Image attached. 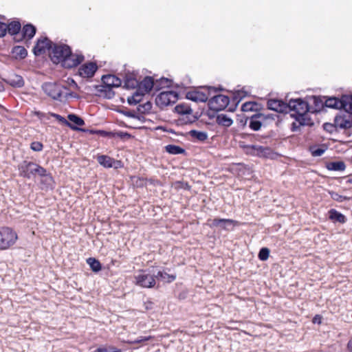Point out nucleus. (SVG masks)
Returning a JSON list of instances; mask_svg holds the SVG:
<instances>
[{
  "instance_id": "nucleus-38",
  "label": "nucleus",
  "mask_w": 352,
  "mask_h": 352,
  "mask_svg": "<svg viewBox=\"0 0 352 352\" xmlns=\"http://www.w3.org/2000/svg\"><path fill=\"white\" fill-rule=\"evenodd\" d=\"M246 96V92L243 90H238L234 93V100L239 102Z\"/></svg>"
},
{
  "instance_id": "nucleus-12",
  "label": "nucleus",
  "mask_w": 352,
  "mask_h": 352,
  "mask_svg": "<svg viewBox=\"0 0 352 352\" xmlns=\"http://www.w3.org/2000/svg\"><path fill=\"white\" fill-rule=\"evenodd\" d=\"M210 96V90L204 89L203 90H196L188 92L186 97L188 99L196 102H204L208 100Z\"/></svg>"
},
{
  "instance_id": "nucleus-15",
  "label": "nucleus",
  "mask_w": 352,
  "mask_h": 352,
  "mask_svg": "<svg viewBox=\"0 0 352 352\" xmlns=\"http://www.w3.org/2000/svg\"><path fill=\"white\" fill-rule=\"evenodd\" d=\"M267 107L273 111L280 113H287L288 111V106L282 100L276 99H270L267 101Z\"/></svg>"
},
{
  "instance_id": "nucleus-8",
  "label": "nucleus",
  "mask_w": 352,
  "mask_h": 352,
  "mask_svg": "<svg viewBox=\"0 0 352 352\" xmlns=\"http://www.w3.org/2000/svg\"><path fill=\"white\" fill-rule=\"evenodd\" d=\"M335 127L338 129H346L352 126V113L345 111L337 115L334 119Z\"/></svg>"
},
{
  "instance_id": "nucleus-25",
  "label": "nucleus",
  "mask_w": 352,
  "mask_h": 352,
  "mask_svg": "<svg viewBox=\"0 0 352 352\" xmlns=\"http://www.w3.org/2000/svg\"><path fill=\"white\" fill-rule=\"evenodd\" d=\"M217 122L219 124L224 126H230L232 124V120L226 115L220 114L217 118Z\"/></svg>"
},
{
  "instance_id": "nucleus-18",
  "label": "nucleus",
  "mask_w": 352,
  "mask_h": 352,
  "mask_svg": "<svg viewBox=\"0 0 352 352\" xmlns=\"http://www.w3.org/2000/svg\"><path fill=\"white\" fill-rule=\"evenodd\" d=\"M102 80L104 85L108 88L118 87L122 83L121 80L114 75L103 76Z\"/></svg>"
},
{
  "instance_id": "nucleus-48",
  "label": "nucleus",
  "mask_w": 352,
  "mask_h": 352,
  "mask_svg": "<svg viewBox=\"0 0 352 352\" xmlns=\"http://www.w3.org/2000/svg\"><path fill=\"white\" fill-rule=\"evenodd\" d=\"M349 159L352 162V153L351 155L349 156Z\"/></svg>"
},
{
  "instance_id": "nucleus-42",
  "label": "nucleus",
  "mask_w": 352,
  "mask_h": 352,
  "mask_svg": "<svg viewBox=\"0 0 352 352\" xmlns=\"http://www.w3.org/2000/svg\"><path fill=\"white\" fill-rule=\"evenodd\" d=\"M8 32L7 24L0 22V37L4 36Z\"/></svg>"
},
{
  "instance_id": "nucleus-33",
  "label": "nucleus",
  "mask_w": 352,
  "mask_h": 352,
  "mask_svg": "<svg viewBox=\"0 0 352 352\" xmlns=\"http://www.w3.org/2000/svg\"><path fill=\"white\" fill-rule=\"evenodd\" d=\"M175 111L179 114H190L192 113V109L187 105L178 104L175 107Z\"/></svg>"
},
{
  "instance_id": "nucleus-29",
  "label": "nucleus",
  "mask_w": 352,
  "mask_h": 352,
  "mask_svg": "<svg viewBox=\"0 0 352 352\" xmlns=\"http://www.w3.org/2000/svg\"><path fill=\"white\" fill-rule=\"evenodd\" d=\"M327 168L331 170L341 171L345 169V164L343 162H333L327 165Z\"/></svg>"
},
{
  "instance_id": "nucleus-21",
  "label": "nucleus",
  "mask_w": 352,
  "mask_h": 352,
  "mask_svg": "<svg viewBox=\"0 0 352 352\" xmlns=\"http://www.w3.org/2000/svg\"><path fill=\"white\" fill-rule=\"evenodd\" d=\"M234 221L232 219H214L212 221L213 226H219L224 229H227L228 227L234 226Z\"/></svg>"
},
{
  "instance_id": "nucleus-5",
  "label": "nucleus",
  "mask_w": 352,
  "mask_h": 352,
  "mask_svg": "<svg viewBox=\"0 0 352 352\" xmlns=\"http://www.w3.org/2000/svg\"><path fill=\"white\" fill-rule=\"evenodd\" d=\"M327 107L343 109L345 111L352 113V95L343 96L340 100L337 98H329L325 100Z\"/></svg>"
},
{
  "instance_id": "nucleus-49",
  "label": "nucleus",
  "mask_w": 352,
  "mask_h": 352,
  "mask_svg": "<svg viewBox=\"0 0 352 352\" xmlns=\"http://www.w3.org/2000/svg\"><path fill=\"white\" fill-rule=\"evenodd\" d=\"M349 182L352 183V179H350Z\"/></svg>"
},
{
  "instance_id": "nucleus-41",
  "label": "nucleus",
  "mask_w": 352,
  "mask_h": 352,
  "mask_svg": "<svg viewBox=\"0 0 352 352\" xmlns=\"http://www.w3.org/2000/svg\"><path fill=\"white\" fill-rule=\"evenodd\" d=\"M36 175L41 176V177L47 176V170L44 168H43L42 166H41L36 164L35 175Z\"/></svg>"
},
{
  "instance_id": "nucleus-34",
  "label": "nucleus",
  "mask_w": 352,
  "mask_h": 352,
  "mask_svg": "<svg viewBox=\"0 0 352 352\" xmlns=\"http://www.w3.org/2000/svg\"><path fill=\"white\" fill-rule=\"evenodd\" d=\"M67 118L71 122L77 126H83L85 124L84 120L76 115L69 114Z\"/></svg>"
},
{
  "instance_id": "nucleus-32",
  "label": "nucleus",
  "mask_w": 352,
  "mask_h": 352,
  "mask_svg": "<svg viewBox=\"0 0 352 352\" xmlns=\"http://www.w3.org/2000/svg\"><path fill=\"white\" fill-rule=\"evenodd\" d=\"M13 54L19 58H24L27 56V50L24 47L16 46L13 48Z\"/></svg>"
},
{
  "instance_id": "nucleus-23",
  "label": "nucleus",
  "mask_w": 352,
  "mask_h": 352,
  "mask_svg": "<svg viewBox=\"0 0 352 352\" xmlns=\"http://www.w3.org/2000/svg\"><path fill=\"white\" fill-rule=\"evenodd\" d=\"M138 81L133 75L129 74L126 76L124 79V87L127 89H134L138 87Z\"/></svg>"
},
{
  "instance_id": "nucleus-17",
  "label": "nucleus",
  "mask_w": 352,
  "mask_h": 352,
  "mask_svg": "<svg viewBox=\"0 0 352 352\" xmlns=\"http://www.w3.org/2000/svg\"><path fill=\"white\" fill-rule=\"evenodd\" d=\"M51 48V42L47 38L38 39L36 46L34 48L35 55H41L45 52L47 50Z\"/></svg>"
},
{
  "instance_id": "nucleus-26",
  "label": "nucleus",
  "mask_w": 352,
  "mask_h": 352,
  "mask_svg": "<svg viewBox=\"0 0 352 352\" xmlns=\"http://www.w3.org/2000/svg\"><path fill=\"white\" fill-rule=\"evenodd\" d=\"M165 151L172 155L182 154L185 152V150L182 147L173 144H168L165 146Z\"/></svg>"
},
{
  "instance_id": "nucleus-44",
  "label": "nucleus",
  "mask_w": 352,
  "mask_h": 352,
  "mask_svg": "<svg viewBox=\"0 0 352 352\" xmlns=\"http://www.w3.org/2000/svg\"><path fill=\"white\" fill-rule=\"evenodd\" d=\"M324 150L322 149H316L312 151V154L314 156H320L323 154Z\"/></svg>"
},
{
  "instance_id": "nucleus-47",
  "label": "nucleus",
  "mask_w": 352,
  "mask_h": 352,
  "mask_svg": "<svg viewBox=\"0 0 352 352\" xmlns=\"http://www.w3.org/2000/svg\"><path fill=\"white\" fill-rule=\"evenodd\" d=\"M120 137H123V136H128L129 137L130 135H129L128 133H120V134L119 135Z\"/></svg>"
},
{
  "instance_id": "nucleus-39",
  "label": "nucleus",
  "mask_w": 352,
  "mask_h": 352,
  "mask_svg": "<svg viewBox=\"0 0 352 352\" xmlns=\"http://www.w3.org/2000/svg\"><path fill=\"white\" fill-rule=\"evenodd\" d=\"M151 339V336H140L136 340H129L128 341V343L130 344H139L144 341H148Z\"/></svg>"
},
{
  "instance_id": "nucleus-19",
  "label": "nucleus",
  "mask_w": 352,
  "mask_h": 352,
  "mask_svg": "<svg viewBox=\"0 0 352 352\" xmlns=\"http://www.w3.org/2000/svg\"><path fill=\"white\" fill-rule=\"evenodd\" d=\"M261 119H263V115L256 113L253 115L250 120L249 126L254 131H258L261 127Z\"/></svg>"
},
{
  "instance_id": "nucleus-20",
  "label": "nucleus",
  "mask_w": 352,
  "mask_h": 352,
  "mask_svg": "<svg viewBox=\"0 0 352 352\" xmlns=\"http://www.w3.org/2000/svg\"><path fill=\"white\" fill-rule=\"evenodd\" d=\"M155 278L158 280H162L164 283H171L175 280L176 276L168 274L165 272L159 271L156 275H154Z\"/></svg>"
},
{
  "instance_id": "nucleus-16",
  "label": "nucleus",
  "mask_w": 352,
  "mask_h": 352,
  "mask_svg": "<svg viewBox=\"0 0 352 352\" xmlns=\"http://www.w3.org/2000/svg\"><path fill=\"white\" fill-rule=\"evenodd\" d=\"M98 67L96 63H88L82 65L78 70L79 74L83 78H91L96 72Z\"/></svg>"
},
{
  "instance_id": "nucleus-36",
  "label": "nucleus",
  "mask_w": 352,
  "mask_h": 352,
  "mask_svg": "<svg viewBox=\"0 0 352 352\" xmlns=\"http://www.w3.org/2000/svg\"><path fill=\"white\" fill-rule=\"evenodd\" d=\"M50 116L56 118L58 121L63 122V123H65L67 125H68L70 128L72 129H77L76 127L72 126L70 123H69L66 120L65 118H64L63 117H62L61 116L58 115V114H56V113H50Z\"/></svg>"
},
{
  "instance_id": "nucleus-1",
  "label": "nucleus",
  "mask_w": 352,
  "mask_h": 352,
  "mask_svg": "<svg viewBox=\"0 0 352 352\" xmlns=\"http://www.w3.org/2000/svg\"><path fill=\"white\" fill-rule=\"evenodd\" d=\"M53 63H61L65 68H72L78 65L84 59L81 54H73L70 47L64 44L54 45L50 52Z\"/></svg>"
},
{
  "instance_id": "nucleus-24",
  "label": "nucleus",
  "mask_w": 352,
  "mask_h": 352,
  "mask_svg": "<svg viewBox=\"0 0 352 352\" xmlns=\"http://www.w3.org/2000/svg\"><path fill=\"white\" fill-rule=\"evenodd\" d=\"M329 213V219L333 221L344 223L346 221V217H344V215H343L342 214L336 211L334 209H331Z\"/></svg>"
},
{
  "instance_id": "nucleus-28",
  "label": "nucleus",
  "mask_w": 352,
  "mask_h": 352,
  "mask_svg": "<svg viewBox=\"0 0 352 352\" xmlns=\"http://www.w3.org/2000/svg\"><path fill=\"white\" fill-rule=\"evenodd\" d=\"M8 32L12 35L16 34L21 30V24L18 21H13L7 24Z\"/></svg>"
},
{
  "instance_id": "nucleus-3",
  "label": "nucleus",
  "mask_w": 352,
  "mask_h": 352,
  "mask_svg": "<svg viewBox=\"0 0 352 352\" xmlns=\"http://www.w3.org/2000/svg\"><path fill=\"white\" fill-rule=\"evenodd\" d=\"M153 80L151 77L147 76L138 83V89L135 93L128 98L130 104H135L140 102L142 97L148 94L153 87Z\"/></svg>"
},
{
  "instance_id": "nucleus-22",
  "label": "nucleus",
  "mask_w": 352,
  "mask_h": 352,
  "mask_svg": "<svg viewBox=\"0 0 352 352\" xmlns=\"http://www.w3.org/2000/svg\"><path fill=\"white\" fill-rule=\"evenodd\" d=\"M8 83L14 87H21L24 85V81L21 76L14 74L9 77Z\"/></svg>"
},
{
  "instance_id": "nucleus-11",
  "label": "nucleus",
  "mask_w": 352,
  "mask_h": 352,
  "mask_svg": "<svg viewBox=\"0 0 352 352\" xmlns=\"http://www.w3.org/2000/svg\"><path fill=\"white\" fill-rule=\"evenodd\" d=\"M228 103L229 98L221 94L214 96L209 100L211 108L216 111L223 109L227 107Z\"/></svg>"
},
{
  "instance_id": "nucleus-27",
  "label": "nucleus",
  "mask_w": 352,
  "mask_h": 352,
  "mask_svg": "<svg viewBox=\"0 0 352 352\" xmlns=\"http://www.w3.org/2000/svg\"><path fill=\"white\" fill-rule=\"evenodd\" d=\"M36 33V28L34 26L30 24L25 25L23 28V34L24 37H27L28 39L32 38Z\"/></svg>"
},
{
  "instance_id": "nucleus-7",
  "label": "nucleus",
  "mask_w": 352,
  "mask_h": 352,
  "mask_svg": "<svg viewBox=\"0 0 352 352\" xmlns=\"http://www.w3.org/2000/svg\"><path fill=\"white\" fill-rule=\"evenodd\" d=\"M135 284L145 288L153 287L155 285L154 274L146 273L145 271L139 272L134 277Z\"/></svg>"
},
{
  "instance_id": "nucleus-45",
  "label": "nucleus",
  "mask_w": 352,
  "mask_h": 352,
  "mask_svg": "<svg viewBox=\"0 0 352 352\" xmlns=\"http://www.w3.org/2000/svg\"><path fill=\"white\" fill-rule=\"evenodd\" d=\"M347 346H348V349H349V351L352 352V338L348 342V345Z\"/></svg>"
},
{
  "instance_id": "nucleus-14",
  "label": "nucleus",
  "mask_w": 352,
  "mask_h": 352,
  "mask_svg": "<svg viewBox=\"0 0 352 352\" xmlns=\"http://www.w3.org/2000/svg\"><path fill=\"white\" fill-rule=\"evenodd\" d=\"M245 148L247 149V152L259 157H267L271 153V150L268 147H264L259 145H248Z\"/></svg>"
},
{
  "instance_id": "nucleus-46",
  "label": "nucleus",
  "mask_w": 352,
  "mask_h": 352,
  "mask_svg": "<svg viewBox=\"0 0 352 352\" xmlns=\"http://www.w3.org/2000/svg\"><path fill=\"white\" fill-rule=\"evenodd\" d=\"M69 85L74 87H78L77 84L76 83V82L74 80H71V82L69 83Z\"/></svg>"
},
{
  "instance_id": "nucleus-4",
  "label": "nucleus",
  "mask_w": 352,
  "mask_h": 352,
  "mask_svg": "<svg viewBox=\"0 0 352 352\" xmlns=\"http://www.w3.org/2000/svg\"><path fill=\"white\" fill-rule=\"evenodd\" d=\"M17 239V234L10 228H0V250H7L14 245Z\"/></svg>"
},
{
  "instance_id": "nucleus-9",
  "label": "nucleus",
  "mask_w": 352,
  "mask_h": 352,
  "mask_svg": "<svg viewBox=\"0 0 352 352\" xmlns=\"http://www.w3.org/2000/svg\"><path fill=\"white\" fill-rule=\"evenodd\" d=\"M288 111H294L300 116L309 111L307 103L302 99L290 100L287 104Z\"/></svg>"
},
{
  "instance_id": "nucleus-35",
  "label": "nucleus",
  "mask_w": 352,
  "mask_h": 352,
  "mask_svg": "<svg viewBox=\"0 0 352 352\" xmlns=\"http://www.w3.org/2000/svg\"><path fill=\"white\" fill-rule=\"evenodd\" d=\"M270 255V250L267 248H262L258 253V258L261 261H266Z\"/></svg>"
},
{
  "instance_id": "nucleus-13",
  "label": "nucleus",
  "mask_w": 352,
  "mask_h": 352,
  "mask_svg": "<svg viewBox=\"0 0 352 352\" xmlns=\"http://www.w3.org/2000/svg\"><path fill=\"white\" fill-rule=\"evenodd\" d=\"M98 163L105 168H114L116 169L121 168L122 164L119 160H115L113 158L106 156L100 155L97 158Z\"/></svg>"
},
{
  "instance_id": "nucleus-43",
  "label": "nucleus",
  "mask_w": 352,
  "mask_h": 352,
  "mask_svg": "<svg viewBox=\"0 0 352 352\" xmlns=\"http://www.w3.org/2000/svg\"><path fill=\"white\" fill-rule=\"evenodd\" d=\"M253 106H254V104L252 103L246 102L242 105L241 109L243 111H248L252 110L253 108Z\"/></svg>"
},
{
  "instance_id": "nucleus-6",
  "label": "nucleus",
  "mask_w": 352,
  "mask_h": 352,
  "mask_svg": "<svg viewBox=\"0 0 352 352\" xmlns=\"http://www.w3.org/2000/svg\"><path fill=\"white\" fill-rule=\"evenodd\" d=\"M178 99L177 94L175 91H162L155 99L156 104L161 109L171 105L176 102Z\"/></svg>"
},
{
  "instance_id": "nucleus-10",
  "label": "nucleus",
  "mask_w": 352,
  "mask_h": 352,
  "mask_svg": "<svg viewBox=\"0 0 352 352\" xmlns=\"http://www.w3.org/2000/svg\"><path fill=\"white\" fill-rule=\"evenodd\" d=\"M36 167V163L23 161L19 166L20 175L28 179L35 176Z\"/></svg>"
},
{
  "instance_id": "nucleus-2",
  "label": "nucleus",
  "mask_w": 352,
  "mask_h": 352,
  "mask_svg": "<svg viewBox=\"0 0 352 352\" xmlns=\"http://www.w3.org/2000/svg\"><path fill=\"white\" fill-rule=\"evenodd\" d=\"M43 91L54 100L63 101L69 96H74L67 87L57 82H45L43 85Z\"/></svg>"
},
{
  "instance_id": "nucleus-30",
  "label": "nucleus",
  "mask_w": 352,
  "mask_h": 352,
  "mask_svg": "<svg viewBox=\"0 0 352 352\" xmlns=\"http://www.w3.org/2000/svg\"><path fill=\"white\" fill-rule=\"evenodd\" d=\"M189 133L192 138H196L199 141H204L208 138L207 133L204 132V131L191 130L189 132Z\"/></svg>"
},
{
  "instance_id": "nucleus-31",
  "label": "nucleus",
  "mask_w": 352,
  "mask_h": 352,
  "mask_svg": "<svg viewBox=\"0 0 352 352\" xmlns=\"http://www.w3.org/2000/svg\"><path fill=\"white\" fill-rule=\"evenodd\" d=\"M87 263L89 264L91 269L95 272H98L101 270V265L100 262L94 258H89L87 260Z\"/></svg>"
},
{
  "instance_id": "nucleus-37",
  "label": "nucleus",
  "mask_w": 352,
  "mask_h": 352,
  "mask_svg": "<svg viewBox=\"0 0 352 352\" xmlns=\"http://www.w3.org/2000/svg\"><path fill=\"white\" fill-rule=\"evenodd\" d=\"M329 194L331 195V197L333 199V200H336V201H340V202H342L344 200H347L348 198L346 197H344L342 195H339L338 193L336 192H333V191H331V192H329Z\"/></svg>"
},
{
  "instance_id": "nucleus-40",
  "label": "nucleus",
  "mask_w": 352,
  "mask_h": 352,
  "mask_svg": "<svg viewBox=\"0 0 352 352\" xmlns=\"http://www.w3.org/2000/svg\"><path fill=\"white\" fill-rule=\"evenodd\" d=\"M43 147V146L40 142H33L30 145L31 149L36 152L42 151Z\"/></svg>"
}]
</instances>
